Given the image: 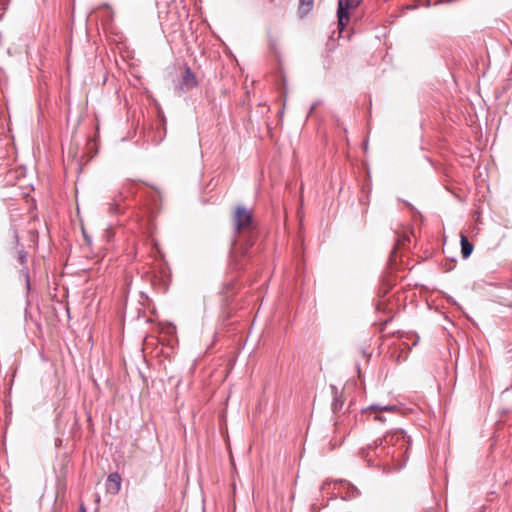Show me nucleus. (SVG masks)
<instances>
[{
	"label": "nucleus",
	"mask_w": 512,
	"mask_h": 512,
	"mask_svg": "<svg viewBox=\"0 0 512 512\" xmlns=\"http://www.w3.org/2000/svg\"><path fill=\"white\" fill-rule=\"evenodd\" d=\"M410 448V438L406 433L397 429L385 434L382 438L377 439L373 445H369L366 449L362 450L363 458L369 465H373L370 451H374L377 457L382 456L383 453L390 455L393 460L400 461L408 452Z\"/></svg>",
	"instance_id": "1"
},
{
	"label": "nucleus",
	"mask_w": 512,
	"mask_h": 512,
	"mask_svg": "<svg viewBox=\"0 0 512 512\" xmlns=\"http://www.w3.org/2000/svg\"><path fill=\"white\" fill-rule=\"evenodd\" d=\"M233 225L235 232L238 234L249 232L253 225L251 211L243 206H237L233 214Z\"/></svg>",
	"instance_id": "2"
},
{
	"label": "nucleus",
	"mask_w": 512,
	"mask_h": 512,
	"mask_svg": "<svg viewBox=\"0 0 512 512\" xmlns=\"http://www.w3.org/2000/svg\"><path fill=\"white\" fill-rule=\"evenodd\" d=\"M360 4V0H339L338 1V10H337V17H338V29L339 33L344 30L346 25L348 24L350 20L349 16V10L354 9L358 7Z\"/></svg>",
	"instance_id": "3"
},
{
	"label": "nucleus",
	"mask_w": 512,
	"mask_h": 512,
	"mask_svg": "<svg viewBox=\"0 0 512 512\" xmlns=\"http://www.w3.org/2000/svg\"><path fill=\"white\" fill-rule=\"evenodd\" d=\"M198 85L197 79L191 68L186 66L183 75L178 82V88L181 91L188 92Z\"/></svg>",
	"instance_id": "4"
},
{
	"label": "nucleus",
	"mask_w": 512,
	"mask_h": 512,
	"mask_svg": "<svg viewBox=\"0 0 512 512\" xmlns=\"http://www.w3.org/2000/svg\"><path fill=\"white\" fill-rule=\"evenodd\" d=\"M121 483V476L117 472L111 473L106 480V489L111 494H117L121 489Z\"/></svg>",
	"instance_id": "5"
},
{
	"label": "nucleus",
	"mask_w": 512,
	"mask_h": 512,
	"mask_svg": "<svg viewBox=\"0 0 512 512\" xmlns=\"http://www.w3.org/2000/svg\"><path fill=\"white\" fill-rule=\"evenodd\" d=\"M339 483L341 484V487L344 489V493L341 495L342 499L351 500L360 495L359 489L353 484L345 480H340Z\"/></svg>",
	"instance_id": "6"
},
{
	"label": "nucleus",
	"mask_w": 512,
	"mask_h": 512,
	"mask_svg": "<svg viewBox=\"0 0 512 512\" xmlns=\"http://www.w3.org/2000/svg\"><path fill=\"white\" fill-rule=\"evenodd\" d=\"M460 244L462 256L464 259H466L472 254L473 245L469 242L468 238L463 234L460 237Z\"/></svg>",
	"instance_id": "7"
},
{
	"label": "nucleus",
	"mask_w": 512,
	"mask_h": 512,
	"mask_svg": "<svg viewBox=\"0 0 512 512\" xmlns=\"http://www.w3.org/2000/svg\"><path fill=\"white\" fill-rule=\"evenodd\" d=\"M313 2L314 0H299V13L302 17L312 10Z\"/></svg>",
	"instance_id": "8"
},
{
	"label": "nucleus",
	"mask_w": 512,
	"mask_h": 512,
	"mask_svg": "<svg viewBox=\"0 0 512 512\" xmlns=\"http://www.w3.org/2000/svg\"><path fill=\"white\" fill-rule=\"evenodd\" d=\"M333 392H334V398H333V403H332V409L334 412H337L339 410L342 409V406H343V401L340 399V397L338 396V392H337V389L335 388V386H331Z\"/></svg>",
	"instance_id": "9"
},
{
	"label": "nucleus",
	"mask_w": 512,
	"mask_h": 512,
	"mask_svg": "<svg viewBox=\"0 0 512 512\" xmlns=\"http://www.w3.org/2000/svg\"><path fill=\"white\" fill-rule=\"evenodd\" d=\"M121 201V193L119 194V199L118 198H115L113 200V203L110 204V212L111 213H118L120 211L119 209V203Z\"/></svg>",
	"instance_id": "10"
},
{
	"label": "nucleus",
	"mask_w": 512,
	"mask_h": 512,
	"mask_svg": "<svg viewBox=\"0 0 512 512\" xmlns=\"http://www.w3.org/2000/svg\"><path fill=\"white\" fill-rule=\"evenodd\" d=\"M369 409L371 410H380V411H395L396 410V406H376V405H372L369 407Z\"/></svg>",
	"instance_id": "11"
},
{
	"label": "nucleus",
	"mask_w": 512,
	"mask_h": 512,
	"mask_svg": "<svg viewBox=\"0 0 512 512\" xmlns=\"http://www.w3.org/2000/svg\"><path fill=\"white\" fill-rule=\"evenodd\" d=\"M18 261L21 265H24L27 261V253L24 250L18 252Z\"/></svg>",
	"instance_id": "12"
},
{
	"label": "nucleus",
	"mask_w": 512,
	"mask_h": 512,
	"mask_svg": "<svg viewBox=\"0 0 512 512\" xmlns=\"http://www.w3.org/2000/svg\"><path fill=\"white\" fill-rule=\"evenodd\" d=\"M22 273L24 274L25 278H26V284H27V287L29 288L30 287V279H29V272H28V269L27 268H24L22 270Z\"/></svg>",
	"instance_id": "13"
},
{
	"label": "nucleus",
	"mask_w": 512,
	"mask_h": 512,
	"mask_svg": "<svg viewBox=\"0 0 512 512\" xmlns=\"http://www.w3.org/2000/svg\"><path fill=\"white\" fill-rule=\"evenodd\" d=\"M315 108H316V104H313L310 108L309 115L313 112V110H315Z\"/></svg>",
	"instance_id": "14"
},
{
	"label": "nucleus",
	"mask_w": 512,
	"mask_h": 512,
	"mask_svg": "<svg viewBox=\"0 0 512 512\" xmlns=\"http://www.w3.org/2000/svg\"><path fill=\"white\" fill-rule=\"evenodd\" d=\"M374 419L375 420H379V421H384V419L381 416H378V415L375 416Z\"/></svg>",
	"instance_id": "15"
},
{
	"label": "nucleus",
	"mask_w": 512,
	"mask_h": 512,
	"mask_svg": "<svg viewBox=\"0 0 512 512\" xmlns=\"http://www.w3.org/2000/svg\"><path fill=\"white\" fill-rule=\"evenodd\" d=\"M328 484V481H325L322 485V489H325L326 485Z\"/></svg>",
	"instance_id": "16"
},
{
	"label": "nucleus",
	"mask_w": 512,
	"mask_h": 512,
	"mask_svg": "<svg viewBox=\"0 0 512 512\" xmlns=\"http://www.w3.org/2000/svg\"><path fill=\"white\" fill-rule=\"evenodd\" d=\"M14 237H15V239L18 241V234H17V232H16V231H14Z\"/></svg>",
	"instance_id": "17"
}]
</instances>
